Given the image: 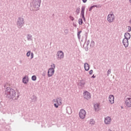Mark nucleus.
I'll return each mask as SVG.
<instances>
[{
	"instance_id": "1",
	"label": "nucleus",
	"mask_w": 131,
	"mask_h": 131,
	"mask_svg": "<svg viewBox=\"0 0 131 131\" xmlns=\"http://www.w3.org/2000/svg\"><path fill=\"white\" fill-rule=\"evenodd\" d=\"M6 94L8 98H12L16 95L15 90L11 89H7L6 91Z\"/></svg>"
},
{
	"instance_id": "2",
	"label": "nucleus",
	"mask_w": 131,
	"mask_h": 131,
	"mask_svg": "<svg viewBox=\"0 0 131 131\" xmlns=\"http://www.w3.org/2000/svg\"><path fill=\"white\" fill-rule=\"evenodd\" d=\"M115 19L114 14L111 13L107 15V20L109 23H112Z\"/></svg>"
},
{
	"instance_id": "3",
	"label": "nucleus",
	"mask_w": 131,
	"mask_h": 131,
	"mask_svg": "<svg viewBox=\"0 0 131 131\" xmlns=\"http://www.w3.org/2000/svg\"><path fill=\"white\" fill-rule=\"evenodd\" d=\"M83 97L85 100H90L91 97V93L86 91H84L83 93Z\"/></svg>"
},
{
	"instance_id": "4",
	"label": "nucleus",
	"mask_w": 131,
	"mask_h": 131,
	"mask_svg": "<svg viewBox=\"0 0 131 131\" xmlns=\"http://www.w3.org/2000/svg\"><path fill=\"white\" fill-rule=\"evenodd\" d=\"M79 117L81 119H84L85 118V115H86V112L84 110H81L79 113Z\"/></svg>"
},
{
	"instance_id": "5",
	"label": "nucleus",
	"mask_w": 131,
	"mask_h": 131,
	"mask_svg": "<svg viewBox=\"0 0 131 131\" xmlns=\"http://www.w3.org/2000/svg\"><path fill=\"white\" fill-rule=\"evenodd\" d=\"M125 104L126 107H131V97H127L125 99Z\"/></svg>"
},
{
	"instance_id": "6",
	"label": "nucleus",
	"mask_w": 131,
	"mask_h": 131,
	"mask_svg": "<svg viewBox=\"0 0 131 131\" xmlns=\"http://www.w3.org/2000/svg\"><path fill=\"white\" fill-rule=\"evenodd\" d=\"M56 103L54 104V106L56 108H58L60 105L62 104V99L61 98H57L56 99Z\"/></svg>"
},
{
	"instance_id": "7",
	"label": "nucleus",
	"mask_w": 131,
	"mask_h": 131,
	"mask_svg": "<svg viewBox=\"0 0 131 131\" xmlns=\"http://www.w3.org/2000/svg\"><path fill=\"white\" fill-rule=\"evenodd\" d=\"M57 56V59H62V58H64V53L61 51H58Z\"/></svg>"
},
{
	"instance_id": "8",
	"label": "nucleus",
	"mask_w": 131,
	"mask_h": 131,
	"mask_svg": "<svg viewBox=\"0 0 131 131\" xmlns=\"http://www.w3.org/2000/svg\"><path fill=\"white\" fill-rule=\"evenodd\" d=\"M54 73H55V70H54V69H49L48 72L49 77L53 76V75H54Z\"/></svg>"
},
{
	"instance_id": "9",
	"label": "nucleus",
	"mask_w": 131,
	"mask_h": 131,
	"mask_svg": "<svg viewBox=\"0 0 131 131\" xmlns=\"http://www.w3.org/2000/svg\"><path fill=\"white\" fill-rule=\"evenodd\" d=\"M85 10V7L83 6L82 7V9H81V16L82 18V19H83V20H84V21H85V18L84 17V10Z\"/></svg>"
},
{
	"instance_id": "10",
	"label": "nucleus",
	"mask_w": 131,
	"mask_h": 131,
	"mask_svg": "<svg viewBox=\"0 0 131 131\" xmlns=\"http://www.w3.org/2000/svg\"><path fill=\"white\" fill-rule=\"evenodd\" d=\"M108 102L110 104H114V96L110 95L108 97Z\"/></svg>"
},
{
	"instance_id": "11",
	"label": "nucleus",
	"mask_w": 131,
	"mask_h": 131,
	"mask_svg": "<svg viewBox=\"0 0 131 131\" xmlns=\"http://www.w3.org/2000/svg\"><path fill=\"white\" fill-rule=\"evenodd\" d=\"M104 122L105 124H110L111 122V118H110V117H106L104 119Z\"/></svg>"
},
{
	"instance_id": "12",
	"label": "nucleus",
	"mask_w": 131,
	"mask_h": 131,
	"mask_svg": "<svg viewBox=\"0 0 131 131\" xmlns=\"http://www.w3.org/2000/svg\"><path fill=\"white\" fill-rule=\"evenodd\" d=\"M123 43L125 48H127L128 47V39H123Z\"/></svg>"
},
{
	"instance_id": "13",
	"label": "nucleus",
	"mask_w": 131,
	"mask_h": 131,
	"mask_svg": "<svg viewBox=\"0 0 131 131\" xmlns=\"http://www.w3.org/2000/svg\"><path fill=\"white\" fill-rule=\"evenodd\" d=\"M17 24L18 25H19V26H21V25H23V24H24V20H23V18H19L17 21Z\"/></svg>"
},
{
	"instance_id": "14",
	"label": "nucleus",
	"mask_w": 131,
	"mask_h": 131,
	"mask_svg": "<svg viewBox=\"0 0 131 131\" xmlns=\"http://www.w3.org/2000/svg\"><path fill=\"white\" fill-rule=\"evenodd\" d=\"M125 39H129L130 38V34L128 33H125L124 34Z\"/></svg>"
},
{
	"instance_id": "15",
	"label": "nucleus",
	"mask_w": 131,
	"mask_h": 131,
	"mask_svg": "<svg viewBox=\"0 0 131 131\" xmlns=\"http://www.w3.org/2000/svg\"><path fill=\"white\" fill-rule=\"evenodd\" d=\"M84 69L86 71H89V70H90V66L88 63H84Z\"/></svg>"
},
{
	"instance_id": "16",
	"label": "nucleus",
	"mask_w": 131,
	"mask_h": 131,
	"mask_svg": "<svg viewBox=\"0 0 131 131\" xmlns=\"http://www.w3.org/2000/svg\"><path fill=\"white\" fill-rule=\"evenodd\" d=\"M94 108L96 111H99L100 109V104L97 103L94 105Z\"/></svg>"
},
{
	"instance_id": "17",
	"label": "nucleus",
	"mask_w": 131,
	"mask_h": 131,
	"mask_svg": "<svg viewBox=\"0 0 131 131\" xmlns=\"http://www.w3.org/2000/svg\"><path fill=\"white\" fill-rule=\"evenodd\" d=\"M23 82H24V83H27L28 82V77L25 76L23 79Z\"/></svg>"
},
{
	"instance_id": "18",
	"label": "nucleus",
	"mask_w": 131,
	"mask_h": 131,
	"mask_svg": "<svg viewBox=\"0 0 131 131\" xmlns=\"http://www.w3.org/2000/svg\"><path fill=\"white\" fill-rule=\"evenodd\" d=\"M40 3V0H33V4H34V5H39V4Z\"/></svg>"
},
{
	"instance_id": "19",
	"label": "nucleus",
	"mask_w": 131,
	"mask_h": 131,
	"mask_svg": "<svg viewBox=\"0 0 131 131\" xmlns=\"http://www.w3.org/2000/svg\"><path fill=\"white\" fill-rule=\"evenodd\" d=\"M78 23L79 25H82V24L83 23V21H82V19L79 18L78 19Z\"/></svg>"
},
{
	"instance_id": "20",
	"label": "nucleus",
	"mask_w": 131,
	"mask_h": 131,
	"mask_svg": "<svg viewBox=\"0 0 131 131\" xmlns=\"http://www.w3.org/2000/svg\"><path fill=\"white\" fill-rule=\"evenodd\" d=\"M90 124H91V125H94V124H95V121H94L93 119H91L90 120Z\"/></svg>"
},
{
	"instance_id": "21",
	"label": "nucleus",
	"mask_w": 131,
	"mask_h": 131,
	"mask_svg": "<svg viewBox=\"0 0 131 131\" xmlns=\"http://www.w3.org/2000/svg\"><path fill=\"white\" fill-rule=\"evenodd\" d=\"M126 30H127V32H130V31H131V27H129V26L127 27Z\"/></svg>"
},
{
	"instance_id": "22",
	"label": "nucleus",
	"mask_w": 131,
	"mask_h": 131,
	"mask_svg": "<svg viewBox=\"0 0 131 131\" xmlns=\"http://www.w3.org/2000/svg\"><path fill=\"white\" fill-rule=\"evenodd\" d=\"M32 80H34V81L36 80V76H35V75L33 76L32 77Z\"/></svg>"
},
{
	"instance_id": "23",
	"label": "nucleus",
	"mask_w": 131,
	"mask_h": 131,
	"mask_svg": "<svg viewBox=\"0 0 131 131\" xmlns=\"http://www.w3.org/2000/svg\"><path fill=\"white\" fill-rule=\"evenodd\" d=\"M81 85H84V84H85V82H84V81H81L80 82Z\"/></svg>"
},
{
	"instance_id": "24",
	"label": "nucleus",
	"mask_w": 131,
	"mask_h": 131,
	"mask_svg": "<svg viewBox=\"0 0 131 131\" xmlns=\"http://www.w3.org/2000/svg\"><path fill=\"white\" fill-rule=\"evenodd\" d=\"M95 7H96V5H94L93 6H92L89 9V11H92V10H93V8H95Z\"/></svg>"
},
{
	"instance_id": "25",
	"label": "nucleus",
	"mask_w": 131,
	"mask_h": 131,
	"mask_svg": "<svg viewBox=\"0 0 131 131\" xmlns=\"http://www.w3.org/2000/svg\"><path fill=\"white\" fill-rule=\"evenodd\" d=\"M51 67H52V68L51 69H55V64H52V65H51Z\"/></svg>"
},
{
	"instance_id": "26",
	"label": "nucleus",
	"mask_w": 131,
	"mask_h": 131,
	"mask_svg": "<svg viewBox=\"0 0 131 131\" xmlns=\"http://www.w3.org/2000/svg\"><path fill=\"white\" fill-rule=\"evenodd\" d=\"M27 57H29V56H30V51L28 52L27 53Z\"/></svg>"
},
{
	"instance_id": "27",
	"label": "nucleus",
	"mask_w": 131,
	"mask_h": 131,
	"mask_svg": "<svg viewBox=\"0 0 131 131\" xmlns=\"http://www.w3.org/2000/svg\"><path fill=\"white\" fill-rule=\"evenodd\" d=\"M77 12H78V14H79V13L80 12V8H78L77 9Z\"/></svg>"
},
{
	"instance_id": "28",
	"label": "nucleus",
	"mask_w": 131,
	"mask_h": 131,
	"mask_svg": "<svg viewBox=\"0 0 131 131\" xmlns=\"http://www.w3.org/2000/svg\"><path fill=\"white\" fill-rule=\"evenodd\" d=\"M78 38H79V39H80V34L79 33H78Z\"/></svg>"
},
{
	"instance_id": "29",
	"label": "nucleus",
	"mask_w": 131,
	"mask_h": 131,
	"mask_svg": "<svg viewBox=\"0 0 131 131\" xmlns=\"http://www.w3.org/2000/svg\"><path fill=\"white\" fill-rule=\"evenodd\" d=\"M111 73V70H108L107 71V74H110Z\"/></svg>"
},
{
	"instance_id": "30",
	"label": "nucleus",
	"mask_w": 131,
	"mask_h": 131,
	"mask_svg": "<svg viewBox=\"0 0 131 131\" xmlns=\"http://www.w3.org/2000/svg\"><path fill=\"white\" fill-rule=\"evenodd\" d=\"M33 58V53H32L31 54V59H32Z\"/></svg>"
},
{
	"instance_id": "31",
	"label": "nucleus",
	"mask_w": 131,
	"mask_h": 131,
	"mask_svg": "<svg viewBox=\"0 0 131 131\" xmlns=\"http://www.w3.org/2000/svg\"><path fill=\"white\" fill-rule=\"evenodd\" d=\"M89 73L90 74H93V70H90Z\"/></svg>"
},
{
	"instance_id": "32",
	"label": "nucleus",
	"mask_w": 131,
	"mask_h": 131,
	"mask_svg": "<svg viewBox=\"0 0 131 131\" xmlns=\"http://www.w3.org/2000/svg\"><path fill=\"white\" fill-rule=\"evenodd\" d=\"M71 20H72V21H73V20H74L73 17H71Z\"/></svg>"
},
{
	"instance_id": "33",
	"label": "nucleus",
	"mask_w": 131,
	"mask_h": 131,
	"mask_svg": "<svg viewBox=\"0 0 131 131\" xmlns=\"http://www.w3.org/2000/svg\"><path fill=\"white\" fill-rule=\"evenodd\" d=\"M88 0H82L83 3H86Z\"/></svg>"
},
{
	"instance_id": "34",
	"label": "nucleus",
	"mask_w": 131,
	"mask_h": 131,
	"mask_svg": "<svg viewBox=\"0 0 131 131\" xmlns=\"http://www.w3.org/2000/svg\"><path fill=\"white\" fill-rule=\"evenodd\" d=\"M78 33H81V31H79L78 32Z\"/></svg>"
},
{
	"instance_id": "35",
	"label": "nucleus",
	"mask_w": 131,
	"mask_h": 131,
	"mask_svg": "<svg viewBox=\"0 0 131 131\" xmlns=\"http://www.w3.org/2000/svg\"><path fill=\"white\" fill-rule=\"evenodd\" d=\"M53 102H56V100H55V99L53 100Z\"/></svg>"
},
{
	"instance_id": "36",
	"label": "nucleus",
	"mask_w": 131,
	"mask_h": 131,
	"mask_svg": "<svg viewBox=\"0 0 131 131\" xmlns=\"http://www.w3.org/2000/svg\"><path fill=\"white\" fill-rule=\"evenodd\" d=\"M129 2L130 3V4H131V0H129Z\"/></svg>"
}]
</instances>
